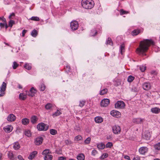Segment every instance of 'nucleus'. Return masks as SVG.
<instances>
[{"label": "nucleus", "instance_id": "nucleus-1", "mask_svg": "<svg viewBox=\"0 0 160 160\" xmlns=\"http://www.w3.org/2000/svg\"><path fill=\"white\" fill-rule=\"evenodd\" d=\"M154 42L151 39H146L141 41L139 47L136 49V52L142 56H146L145 52L151 45H154Z\"/></svg>", "mask_w": 160, "mask_h": 160}, {"label": "nucleus", "instance_id": "nucleus-2", "mask_svg": "<svg viewBox=\"0 0 160 160\" xmlns=\"http://www.w3.org/2000/svg\"><path fill=\"white\" fill-rule=\"evenodd\" d=\"M82 7L86 9H91L92 8L94 4L92 0H82L81 1Z\"/></svg>", "mask_w": 160, "mask_h": 160}, {"label": "nucleus", "instance_id": "nucleus-3", "mask_svg": "<svg viewBox=\"0 0 160 160\" xmlns=\"http://www.w3.org/2000/svg\"><path fill=\"white\" fill-rule=\"evenodd\" d=\"M37 128L39 131H46L48 128V126L43 122L38 123L37 125Z\"/></svg>", "mask_w": 160, "mask_h": 160}, {"label": "nucleus", "instance_id": "nucleus-4", "mask_svg": "<svg viewBox=\"0 0 160 160\" xmlns=\"http://www.w3.org/2000/svg\"><path fill=\"white\" fill-rule=\"evenodd\" d=\"M125 106V103L123 101H117L115 104V107L117 109H123Z\"/></svg>", "mask_w": 160, "mask_h": 160}, {"label": "nucleus", "instance_id": "nucleus-5", "mask_svg": "<svg viewBox=\"0 0 160 160\" xmlns=\"http://www.w3.org/2000/svg\"><path fill=\"white\" fill-rule=\"evenodd\" d=\"M78 27V23L77 21H73L70 23V27L72 30H76Z\"/></svg>", "mask_w": 160, "mask_h": 160}, {"label": "nucleus", "instance_id": "nucleus-6", "mask_svg": "<svg viewBox=\"0 0 160 160\" xmlns=\"http://www.w3.org/2000/svg\"><path fill=\"white\" fill-rule=\"evenodd\" d=\"M37 92L36 90L33 88L32 87L29 91H26V94L31 97H33Z\"/></svg>", "mask_w": 160, "mask_h": 160}, {"label": "nucleus", "instance_id": "nucleus-7", "mask_svg": "<svg viewBox=\"0 0 160 160\" xmlns=\"http://www.w3.org/2000/svg\"><path fill=\"white\" fill-rule=\"evenodd\" d=\"M110 100L108 99L104 98L102 100L101 102V105L102 107H106L109 104Z\"/></svg>", "mask_w": 160, "mask_h": 160}, {"label": "nucleus", "instance_id": "nucleus-8", "mask_svg": "<svg viewBox=\"0 0 160 160\" xmlns=\"http://www.w3.org/2000/svg\"><path fill=\"white\" fill-rule=\"evenodd\" d=\"M112 129L113 133L115 134L119 133L121 132V128L118 126L115 125L112 128Z\"/></svg>", "mask_w": 160, "mask_h": 160}, {"label": "nucleus", "instance_id": "nucleus-9", "mask_svg": "<svg viewBox=\"0 0 160 160\" xmlns=\"http://www.w3.org/2000/svg\"><path fill=\"white\" fill-rule=\"evenodd\" d=\"M151 137V134L149 131H146L142 135V138L147 140H149Z\"/></svg>", "mask_w": 160, "mask_h": 160}, {"label": "nucleus", "instance_id": "nucleus-10", "mask_svg": "<svg viewBox=\"0 0 160 160\" xmlns=\"http://www.w3.org/2000/svg\"><path fill=\"white\" fill-rule=\"evenodd\" d=\"M110 114L112 116L117 118L120 117L121 116V113L119 111L114 110L111 111Z\"/></svg>", "mask_w": 160, "mask_h": 160}, {"label": "nucleus", "instance_id": "nucleus-11", "mask_svg": "<svg viewBox=\"0 0 160 160\" xmlns=\"http://www.w3.org/2000/svg\"><path fill=\"white\" fill-rule=\"evenodd\" d=\"M43 141V138L41 137L36 138L34 141L35 144L37 145H39L42 144Z\"/></svg>", "mask_w": 160, "mask_h": 160}, {"label": "nucleus", "instance_id": "nucleus-12", "mask_svg": "<svg viewBox=\"0 0 160 160\" xmlns=\"http://www.w3.org/2000/svg\"><path fill=\"white\" fill-rule=\"evenodd\" d=\"M148 148L147 147H142L139 148V152L140 154L144 155L148 152Z\"/></svg>", "mask_w": 160, "mask_h": 160}, {"label": "nucleus", "instance_id": "nucleus-13", "mask_svg": "<svg viewBox=\"0 0 160 160\" xmlns=\"http://www.w3.org/2000/svg\"><path fill=\"white\" fill-rule=\"evenodd\" d=\"M8 158L11 160H17L16 157H15L14 154L12 151H9L8 153Z\"/></svg>", "mask_w": 160, "mask_h": 160}, {"label": "nucleus", "instance_id": "nucleus-14", "mask_svg": "<svg viewBox=\"0 0 160 160\" xmlns=\"http://www.w3.org/2000/svg\"><path fill=\"white\" fill-rule=\"evenodd\" d=\"M16 116L12 114H9L7 117V120L9 122L14 121L16 119Z\"/></svg>", "mask_w": 160, "mask_h": 160}, {"label": "nucleus", "instance_id": "nucleus-15", "mask_svg": "<svg viewBox=\"0 0 160 160\" xmlns=\"http://www.w3.org/2000/svg\"><path fill=\"white\" fill-rule=\"evenodd\" d=\"M142 87L144 89L148 90L150 89L151 86L149 83L145 82L142 85Z\"/></svg>", "mask_w": 160, "mask_h": 160}, {"label": "nucleus", "instance_id": "nucleus-16", "mask_svg": "<svg viewBox=\"0 0 160 160\" xmlns=\"http://www.w3.org/2000/svg\"><path fill=\"white\" fill-rule=\"evenodd\" d=\"M13 129V127L11 126H7L3 128L4 131L7 133H9L11 132Z\"/></svg>", "mask_w": 160, "mask_h": 160}, {"label": "nucleus", "instance_id": "nucleus-17", "mask_svg": "<svg viewBox=\"0 0 160 160\" xmlns=\"http://www.w3.org/2000/svg\"><path fill=\"white\" fill-rule=\"evenodd\" d=\"M38 152L37 151H35L31 152L28 156V158L30 160L32 159L37 154Z\"/></svg>", "mask_w": 160, "mask_h": 160}, {"label": "nucleus", "instance_id": "nucleus-18", "mask_svg": "<svg viewBox=\"0 0 160 160\" xmlns=\"http://www.w3.org/2000/svg\"><path fill=\"white\" fill-rule=\"evenodd\" d=\"M143 121V119L141 118H134L133 119L134 123L137 124H141Z\"/></svg>", "mask_w": 160, "mask_h": 160}, {"label": "nucleus", "instance_id": "nucleus-19", "mask_svg": "<svg viewBox=\"0 0 160 160\" xmlns=\"http://www.w3.org/2000/svg\"><path fill=\"white\" fill-rule=\"evenodd\" d=\"M151 112L154 113H158L160 112V109L159 108L157 107L152 108L151 109Z\"/></svg>", "mask_w": 160, "mask_h": 160}, {"label": "nucleus", "instance_id": "nucleus-20", "mask_svg": "<svg viewBox=\"0 0 160 160\" xmlns=\"http://www.w3.org/2000/svg\"><path fill=\"white\" fill-rule=\"evenodd\" d=\"M95 122L97 123H100L102 122L103 118L101 117L98 116L94 118Z\"/></svg>", "mask_w": 160, "mask_h": 160}, {"label": "nucleus", "instance_id": "nucleus-21", "mask_svg": "<svg viewBox=\"0 0 160 160\" xmlns=\"http://www.w3.org/2000/svg\"><path fill=\"white\" fill-rule=\"evenodd\" d=\"M38 120V118L35 116H32L31 118V121L33 124L36 123Z\"/></svg>", "mask_w": 160, "mask_h": 160}, {"label": "nucleus", "instance_id": "nucleus-22", "mask_svg": "<svg viewBox=\"0 0 160 160\" xmlns=\"http://www.w3.org/2000/svg\"><path fill=\"white\" fill-rule=\"evenodd\" d=\"M61 114L62 112L60 109H58L56 112L52 114V116L53 118H54L56 117L59 116Z\"/></svg>", "mask_w": 160, "mask_h": 160}, {"label": "nucleus", "instance_id": "nucleus-23", "mask_svg": "<svg viewBox=\"0 0 160 160\" xmlns=\"http://www.w3.org/2000/svg\"><path fill=\"white\" fill-rule=\"evenodd\" d=\"M26 95H27L26 94H26L24 93H20L19 95V98L20 99L23 100H25L27 98Z\"/></svg>", "mask_w": 160, "mask_h": 160}, {"label": "nucleus", "instance_id": "nucleus-24", "mask_svg": "<svg viewBox=\"0 0 160 160\" xmlns=\"http://www.w3.org/2000/svg\"><path fill=\"white\" fill-rule=\"evenodd\" d=\"M22 122L23 125H27L29 122V120L27 118H25L22 119Z\"/></svg>", "mask_w": 160, "mask_h": 160}, {"label": "nucleus", "instance_id": "nucleus-25", "mask_svg": "<svg viewBox=\"0 0 160 160\" xmlns=\"http://www.w3.org/2000/svg\"><path fill=\"white\" fill-rule=\"evenodd\" d=\"M6 83L5 82H3L0 87V90H1V91L5 92L6 89Z\"/></svg>", "mask_w": 160, "mask_h": 160}, {"label": "nucleus", "instance_id": "nucleus-26", "mask_svg": "<svg viewBox=\"0 0 160 160\" xmlns=\"http://www.w3.org/2000/svg\"><path fill=\"white\" fill-rule=\"evenodd\" d=\"M125 45L124 43L122 44L120 47V50L121 54H122L125 51Z\"/></svg>", "mask_w": 160, "mask_h": 160}, {"label": "nucleus", "instance_id": "nucleus-27", "mask_svg": "<svg viewBox=\"0 0 160 160\" xmlns=\"http://www.w3.org/2000/svg\"><path fill=\"white\" fill-rule=\"evenodd\" d=\"M140 32V30L139 29H135L132 31L131 34L133 36H136L138 35Z\"/></svg>", "mask_w": 160, "mask_h": 160}, {"label": "nucleus", "instance_id": "nucleus-28", "mask_svg": "<svg viewBox=\"0 0 160 160\" xmlns=\"http://www.w3.org/2000/svg\"><path fill=\"white\" fill-rule=\"evenodd\" d=\"M77 158L78 160H84L85 159L84 155L83 154H80L77 156Z\"/></svg>", "mask_w": 160, "mask_h": 160}, {"label": "nucleus", "instance_id": "nucleus-29", "mask_svg": "<svg viewBox=\"0 0 160 160\" xmlns=\"http://www.w3.org/2000/svg\"><path fill=\"white\" fill-rule=\"evenodd\" d=\"M52 158V156L50 154L46 155L44 157L45 160H51Z\"/></svg>", "mask_w": 160, "mask_h": 160}, {"label": "nucleus", "instance_id": "nucleus-30", "mask_svg": "<svg viewBox=\"0 0 160 160\" xmlns=\"http://www.w3.org/2000/svg\"><path fill=\"white\" fill-rule=\"evenodd\" d=\"M25 135L28 137H30L31 135L30 131L29 130H26L24 132Z\"/></svg>", "mask_w": 160, "mask_h": 160}, {"label": "nucleus", "instance_id": "nucleus-31", "mask_svg": "<svg viewBox=\"0 0 160 160\" xmlns=\"http://www.w3.org/2000/svg\"><path fill=\"white\" fill-rule=\"evenodd\" d=\"M51 152L50 151V150L48 149L44 150L42 153V154L43 155H48L49 153H51Z\"/></svg>", "mask_w": 160, "mask_h": 160}, {"label": "nucleus", "instance_id": "nucleus-32", "mask_svg": "<svg viewBox=\"0 0 160 160\" xmlns=\"http://www.w3.org/2000/svg\"><path fill=\"white\" fill-rule=\"evenodd\" d=\"M155 149L156 150H160V142H158L154 145V147Z\"/></svg>", "mask_w": 160, "mask_h": 160}, {"label": "nucleus", "instance_id": "nucleus-33", "mask_svg": "<svg viewBox=\"0 0 160 160\" xmlns=\"http://www.w3.org/2000/svg\"><path fill=\"white\" fill-rule=\"evenodd\" d=\"M108 92V89L107 88L104 89L100 91L99 94L101 95H103L106 93Z\"/></svg>", "mask_w": 160, "mask_h": 160}, {"label": "nucleus", "instance_id": "nucleus-34", "mask_svg": "<svg viewBox=\"0 0 160 160\" xmlns=\"http://www.w3.org/2000/svg\"><path fill=\"white\" fill-rule=\"evenodd\" d=\"M105 145L104 144L102 143L99 144L97 145V148L101 149H103L105 148Z\"/></svg>", "mask_w": 160, "mask_h": 160}, {"label": "nucleus", "instance_id": "nucleus-35", "mask_svg": "<svg viewBox=\"0 0 160 160\" xmlns=\"http://www.w3.org/2000/svg\"><path fill=\"white\" fill-rule=\"evenodd\" d=\"M50 133L52 135H55L57 133V131L55 129H52L50 130Z\"/></svg>", "mask_w": 160, "mask_h": 160}, {"label": "nucleus", "instance_id": "nucleus-36", "mask_svg": "<svg viewBox=\"0 0 160 160\" xmlns=\"http://www.w3.org/2000/svg\"><path fill=\"white\" fill-rule=\"evenodd\" d=\"M106 44L112 46L113 43L111 39L108 38V40L106 41Z\"/></svg>", "mask_w": 160, "mask_h": 160}, {"label": "nucleus", "instance_id": "nucleus-37", "mask_svg": "<svg viewBox=\"0 0 160 160\" xmlns=\"http://www.w3.org/2000/svg\"><path fill=\"white\" fill-rule=\"evenodd\" d=\"M37 32L35 29L33 30L32 31L31 33V35L34 37H35L37 36Z\"/></svg>", "mask_w": 160, "mask_h": 160}, {"label": "nucleus", "instance_id": "nucleus-38", "mask_svg": "<svg viewBox=\"0 0 160 160\" xmlns=\"http://www.w3.org/2000/svg\"><path fill=\"white\" fill-rule=\"evenodd\" d=\"M108 154L107 153H103L102 155L100 157L101 159H103L108 157Z\"/></svg>", "mask_w": 160, "mask_h": 160}, {"label": "nucleus", "instance_id": "nucleus-39", "mask_svg": "<svg viewBox=\"0 0 160 160\" xmlns=\"http://www.w3.org/2000/svg\"><path fill=\"white\" fill-rule=\"evenodd\" d=\"M52 107V105L51 104L48 103L45 105V107L47 110H48L51 108Z\"/></svg>", "mask_w": 160, "mask_h": 160}, {"label": "nucleus", "instance_id": "nucleus-40", "mask_svg": "<svg viewBox=\"0 0 160 160\" xmlns=\"http://www.w3.org/2000/svg\"><path fill=\"white\" fill-rule=\"evenodd\" d=\"M30 20L34 21H39L40 20V19L39 17H32L31 18H30Z\"/></svg>", "mask_w": 160, "mask_h": 160}, {"label": "nucleus", "instance_id": "nucleus-41", "mask_svg": "<svg viewBox=\"0 0 160 160\" xmlns=\"http://www.w3.org/2000/svg\"><path fill=\"white\" fill-rule=\"evenodd\" d=\"M20 148V145L18 143H15L13 146V148L16 150H18Z\"/></svg>", "mask_w": 160, "mask_h": 160}, {"label": "nucleus", "instance_id": "nucleus-42", "mask_svg": "<svg viewBox=\"0 0 160 160\" xmlns=\"http://www.w3.org/2000/svg\"><path fill=\"white\" fill-rule=\"evenodd\" d=\"M24 68L28 70H30L31 69L32 67L29 64L26 63L24 66Z\"/></svg>", "mask_w": 160, "mask_h": 160}, {"label": "nucleus", "instance_id": "nucleus-43", "mask_svg": "<svg viewBox=\"0 0 160 160\" xmlns=\"http://www.w3.org/2000/svg\"><path fill=\"white\" fill-rule=\"evenodd\" d=\"M82 139V137L81 135H78L75 137L74 139V140L76 141H78L81 140Z\"/></svg>", "mask_w": 160, "mask_h": 160}, {"label": "nucleus", "instance_id": "nucleus-44", "mask_svg": "<svg viewBox=\"0 0 160 160\" xmlns=\"http://www.w3.org/2000/svg\"><path fill=\"white\" fill-rule=\"evenodd\" d=\"M134 79V77L131 75L128 76V81L129 82H131Z\"/></svg>", "mask_w": 160, "mask_h": 160}, {"label": "nucleus", "instance_id": "nucleus-45", "mask_svg": "<svg viewBox=\"0 0 160 160\" xmlns=\"http://www.w3.org/2000/svg\"><path fill=\"white\" fill-rule=\"evenodd\" d=\"M128 13V12L124 10L123 9H121L120 11V13L121 15L127 14Z\"/></svg>", "mask_w": 160, "mask_h": 160}, {"label": "nucleus", "instance_id": "nucleus-46", "mask_svg": "<svg viewBox=\"0 0 160 160\" xmlns=\"http://www.w3.org/2000/svg\"><path fill=\"white\" fill-rule=\"evenodd\" d=\"M15 24V21L12 20H10L9 23H8V26L10 27H12L13 24Z\"/></svg>", "mask_w": 160, "mask_h": 160}, {"label": "nucleus", "instance_id": "nucleus-47", "mask_svg": "<svg viewBox=\"0 0 160 160\" xmlns=\"http://www.w3.org/2000/svg\"><path fill=\"white\" fill-rule=\"evenodd\" d=\"M74 130L77 131H81V128L79 125H76L74 128Z\"/></svg>", "mask_w": 160, "mask_h": 160}, {"label": "nucleus", "instance_id": "nucleus-48", "mask_svg": "<svg viewBox=\"0 0 160 160\" xmlns=\"http://www.w3.org/2000/svg\"><path fill=\"white\" fill-rule=\"evenodd\" d=\"M18 66L19 64H18L16 62H13L12 67L14 69H16Z\"/></svg>", "mask_w": 160, "mask_h": 160}, {"label": "nucleus", "instance_id": "nucleus-49", "mask_svg": "<svg viewBox=\"0 0 160 160\" xmlns=\"http://www.w3.org/2000/svg\"><path fill=\"white\" fill-rule=\"evenodd\" d=\"M113 145L112 143L111 142H109L106 145V148H111Z\"/></svg>", "mask_w": 160, "mask_h": 160}, {"label": "nucleus", "instance_id": "nucleus-50", "mask_svg": "<svg viewBox=\"0 0 160 160\" xmlns=\"http://www.w3.org/2000/svg\"><path fill=\"white\" fill-rule=\"evenodd\" d=\"M86 103L85 101H82L80 102L79 106L81 107H82Z\"/></svg>", "mask_w": 160, "mask_h": 160}, {"label": "nucleus", "instance_id": "nucleus-51", "mask_svg": "<svg viewBox=\"0 0 160 160\" xmlns=\"http://www.w3.org/2000/svg\"><path fill=\"white\" fill-rule=\"evenodd\" d=\"M40 90L41 91H44L46 88V86L44 84H42L40 87Z\"/></svg>", "mask_w": 160, "mask_h": 160}, {"label": "nucleus", "instance_id": "nucleus-52", "mask_svg": "<svg viewBox=\"0 0 160 160\" xmlns=\"http://www.w3.org/2000/svg\"><path fill=\"white\" fill-rule=\"evenodd\" d=\"M131 91L132 92H136L138 91V88L134 86L132 88Z\"/></svg>", "mask_w": 160, "mask_h": 160}, {"label": "nucleus", "instance_id": "nucleus-53", "mask_svg": "<svg viewBox=\"0 0 160 160\" xmlns=\"http://www.w3.org/2000/svg\"><path fill=\"white\" fill-rule=\"evenodd\" d=\"M91 138L90 137L87 138L84 141V142L85 144H88L91 141Z\"/></svg>", "mask_w": 160, "mask_h": 160}, {"label": "nucleus", "instance_id": "nucleus-54", "mask_svg": "<svg viewBox=\"0 0 160 160\" xmlns=\"http://www.w3.org/2000/svg\"><path fill=\"white\" fill-rule=\"evenodd\" d=\"M146 67L145 66H142L140 67V68L142 72H143L146 70Z\"/></svg>", "mask_w": 160, "mask_h": 160}, {"label": "nucleus", "instance_id": "nucleus-55", "mask_svg": "<svg viewBox=\"0 0 160 160\" xmlns=\"http://www.w3.org/2000/svg\"><path fill=\"white\" fill-rule=\"evenodd\" d=\"M15 16V13L13 12L9 16L8 18L11 19H13Z\"/></svg>", "mask_w": 160, "mask_h": 160}, {"label": "nucleus", "instance_id": "nucleus-56", "mask_svg": "<svg viewBox=\"0 0 160 160\" xmlns=\"http://www.w3.org/2000/svg\"><path fill=\"white\" fill-rule=\"evenodd\" d=\"M92 155L93 156H95L97 153V151L95 149H93L92 152Z\"/></svg>", "mask_w": 160, "mask_h": 160}, {"label": "nucleus", "instance_id": "nucleus-57", "mask_svg": "<svg viewBox=\"0 0 160 160\" xmlns=\"http://www.w3.org/2000/svg\"><path fill=\"white\" fill-rule=\"evenodd\" d=\"M58 160H66V158L63 157H60L58 158Z\"/></svg>", "mask_w": 160, "mask_h": 160}, {"label": "nucleus", "instance_id": "nucleus-58", "mask_svg": "<svg viewBox=\"0 0 160 160\" xmlns=\"http://www.w3.org/2000/svg\"><path fill=\"white\" fill-rule=\"evenodd\" d=\"M5 93L4 91H2L0 90V97L3 96L4 95Z\"/></svg>", "mask_w": 160, "mask_h": 160}, {"label": "nucleus", "instance_id": "nucleus-59", "mask_svg": "<svg viewBox=\"0 0 160 160\" xmlns=\"http://www.w3.org/2000/svg\"><path fill=\"white\" fill-rule=\"evenodd\" d=\"M27 32V31L25 30H23L22 31V37H24L25 36V34Z\"/></svg>", "mask_w": 160, "mask_h": 160}, {"label": "nucleus", "instance_id": "nucleus-60", "mask_svg": "<svg viewBox=\"0 0 160 160\" xmlns=\"http://www.w3.org/2000/svg\"><path fill=\"white\" fill-rule=\"evenodd\" d=\"M133 160H140V159L139 157L136 156L133 158Z\"/></svg>", "mask_w": 160, "mask_h": 160}, {"label": "nucleus", "instance_id": "nucleus-61", "mask_svg": "<svg viewBox=\"0 0 160 160\" xmlns=\"http://www.w3.org/2000/svg\"><path fill=\"white\" fill-rule=\"evenodd\" d=\"M18 158L19 160H24L21 155H18Z\"/></svg>", "mask_w": 160, "mask_h": 160}, {"label": "nucleus", "instance_id": "nucleus-62", "mask_svg": "<svg viewBox=\"0 0 160 160\" xmlns=\"http://www.w3.org/2000/svg\"><path fill=\"white\" fill-rule=\"evenodd\" d=\"M5 25V23H2V22L0 23V27L1 28H3L4 27V25Z\"/></svg>", "mask_w": 160, "mask_h": 160}, {"label": "nucleus", "instance_id": "nucleus-63", "mask_svg": "<svg viewBox=\"0 0 160 160\" xmlns=\"http://www.w3.org/2000/svg\"><path fill=\"white\" fill-rule=\"evenodd\" d=\"M124 158L126 159L129 160H130V158L129 156L127 155H125L124 156Z\"/></svg>", "mask_w": 160, "mask_h": 160}, {"label": "nucleus", "instance_id": "nucleus-64", "mask_svg": "<svg viewBox=\"0 0 160 160\" xmlns=\"http://www.w3.org/2000/svg\"><path fill=\"white\" fill-rule=\"evenodd\" d=\"M2 21L3 22V23H7V21L6 19L4 18H2Z\"/></svg>", "mask_w": 160, "mask_h": 160}]
</instances>
